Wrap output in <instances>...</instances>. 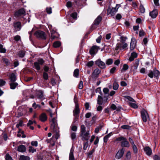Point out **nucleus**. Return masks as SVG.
<instances>
[{
    "mask_svg": "<svg viewBox=\"0 0 160 160\" xmlns=\"http://www.w3.org/2000/svg\"><path fill=\"white\" fill-rule=\"evenodd\" d=\"M154 160H160V157L157 155H154L153 157Z\"/></svg>",
    "mask_w": 160,
    "mask_h": 160,
    "instance_id": "64",
    "label": "nucleus"
},
{
    "mask_svg": "<svg viewBox=\"0 0 160 160\" xmlns=\"http://www.w3.org/2000/svg\"><path fill=\"white\" fill-rule=\"evenodd\" d=\"M128 45L127 43H122L121 42L118 43L116 45L115 49L116 50H119L124 51L128 49Z\"/></svg>",
    "mask_w": 160,
    "mask_h": 160,
    "instance_id": "3",
    "label": "nucleus"
},
{
    "mask_svg": "<svg viewBox=\"0 0 160 160\" xmlns=\"http://www.w3.org/2000/svg\"><path fill=\"white\" fill-rule=\"evenodd\" d=\"M113 62V60L112 59L109 58L106 60V63L107 65H110Z\"/></svg>",
    "mask_w": 160,
    "mask_h": 160,
    "instance_id": "41",
    "label": "nucleus"
},
{
    "mask_svg": "<svg viewBox=\"0 0 160 160\" xmlns=\"http://www.w3.org/2000/svg\"><path fill=\"white\" fill-rule=\"evenodd\" d=\"M6 160H12V158L8 154H7L5 156Z\"/></svg>",
    "mask_w": 160,
    "mask_h": 160,
    "instance_id": "57",
    "label": "nucleus"
},
{
    "mask_svg": "<svg viewBox=\"0 0 160 160\" xmlns=\"http://www.w3.org/2000/svg\"><path fill=\"white\" fill-rule=\"evenodd\" d=\"M18 85V84L17 82H12L10 84V88L12 89H15L16 87Z\"/></svg>",
    "mask_w": 160,
    "mask_h": 160,
    "instance_id": "31",
    "label": "nucleus"
},
{
    "mask_svg": "<svg viewBox=\"0 0 160 160\" xmlns=\"http://www.w3.org/2000/svg\"><path fill=\"white\" fill-rule=\"evenodd\" d=\"M116 70V68L115 67H113L110 70V74H113L115 71Z\"/></svg>",
    "mask_w": 160,
    "mask_h": 160,
    "instance_id": "62",
    "label": "nucleus"
},
{
    "mask_svg": "<svg viewBox=\"0 0 160 160\" xmlns=\"http://www.w3.org/2000/svg\"><path fill=\"white\" fill-rule=\"evenodd\" d=\"M158 14V11L157 9H154L149 13L150 16L153 18H155Z\"/></svg>",
    "mask_w": 160,
    "mask_h": 160,
    "instance_id": "22",
    "label": "nucleus"
},
{
    "mask_svg": "<svg viewBox=\"0 0 160 160\" xmlns=\"http://www.w3.org/2000/svg\"><path fill=\"white\" fill-rule=\"evenodd\" d=\"M25 53V52L24 51H20L18 52V55L19 57L22 58L24 56Z\"/></svg>",
    "mask_w": 160,
    "mask_h": 160,
    "instance_id": "33",
    "label": "nucleus"
},
{
    "mask_svg": "<svg viewBox=\"0 0 160 160\" xmlns=\"http://www.w3.org/2000/svg\"><path fill=\"white\" fill-rule=\"evenodd\" d=\"M61 45V42L58 41L54 42L53 44V46L54 48H57L59 47Z\"/></svg>",
    "mask_w": 160,
    "mask_h": 160,
    "instance_id": "36",
    "label": "nucleus"
},
{
    "mask_svg": "<svg viewBox=\"0 0 160 160\" xmlns=\"http://www.w3.org/2000/svg\"><path fill=\"white\" fill-rule=\"evenodd\" d=\"M144 151L148 156L151 155L152 153L151 149L148 147H145L143 149Z\"/></svg>",
    "mask_w": 160,
    "mask_h": 160,
    "instance_id": "21",
    "label": "nucleus"
},
{
    "mask_svg": "<svg viewBox=\"0 0 160 160\" xmlns=\"http://www.w3.org/2000/svg\"><path fill=\"white\" fill-rule=\"evenodd\" d=\"M141 114L143 121L144 122H146L147 119L149 118L147 112L145 109H143L141 110Z\"/></svg>",
    "mask_w": 160,
    "mask_h": 160,
    "instance_id": "9",
    "label": "nucleus"
},
{
    "mask_svg": "<svg viewBox=\"0 0 160 160\" xmlns=\"http://www.w3.org/2000/svg\"><path fill=\"white\" fill-rule=\"evenodd\" d=\"M34 35L36 37L40 39H45L46 38V35L45 32L41 31H36Z\"/></svg>",
    "mask_w": 160,
    "mask_h": 160,
    "instance_id": "4",
    "label": "nucleus"
},
{
    "mask_svg": "<svg viewBox=\"0 0 160 160\" xmlns=\"http://www.w3.org/2000/svg\"><path fill=\"white\" fill-rule=\"evenodd\" d=\"M159 74V71L155 68L153 70H149L148 75L150 78H152L154 76L157 78Z\"/></svg>",
    "mask_w": 160,
    "mask_h": 160,
    "instance_id": "6",
    "label": "nucleus"
},
{
    "mask_svg": "<svg viewBox=\"0 0 160 160\" xmlns=\"http://www.w3.org/2000/svg\"><path fill=\"white\" fill-rule=\"evenodd\" d=\"M19 160H30V158L28 156L22 155L20 156Z\"/></svg>",
    "mask_w": 160,
    "mask_h": 160,
    "instance_id": "34",
    "label": "nucleus"
},
{
    "mask_svg": "<svg viewBox=\"0 0 160 160\" xmlns=\"http://www.w3.org/2000/svg\"><path fill=\"white\" fill-rule=\"evenodd\" d=\"M125 151V149L122 148L118 150L116 154L115 158L117 159H120L123 155Z\"/></svg>",
    "mask_w": 160,
    "mask_h": 160,
    "instance_id": "13",
    "label": "nucleus"
},
{
    "mask_svg": "<svg viewBox=\"0 0 160 160\" xmlns=\"http://www.w3.org/2000/svg\"><path fill=\"white\" fill-rule=\"evenodd\" d=\"M95 64L99 67L102 69L105 68L106 67L105 63L102 61L100 59H98L95 61Z\"/></svg>",
    "mask_w": 160,
    "mask_h": 160,
    "instance_id": "11",
    "label": "nucleus"
},
{
    "mask_svg": "<svg viewBox=\"0 0 160 160\" xmlns=\"http://www.w3.org/2000/svg\"><path fill=\"white\" fill-rule=\"evenodd\" d=\"M25 13L24 9L22 8L17 11L15 13V16L19 17L24 14Z\"/></svg>",
    "mask_w": 160,
    "mask_h": 160,
    "instance_id": "20",
    "label": "nucleus"
},
{
    "mask_svg": "<svg viewBox=\"0 0 160 160\" xmlns=\"http://www.w3.org/2000/svg\"><path fill=\"white\" fill-rule=\"evenodd\" d=\"M26 148L25 146L21 145L18 146L17 150L20 152H26Z\"/></svg>",
    "mask_w": 160,
    "mask_h": 160,
    "instance_id": "23",
    "label": "nucleus"
},
{
    "mask_svg": "<svg viewBox=\"0 0 160 160\" xmlns=\"http://www.w3.org/2000/svg\"><path fill=\"white\" fill-rule=\"evenodd\" d=\"M139 37H143L145 34V32L142 30H141L139 31Z\"/></svg>",
    "mask_w": 160,
    "mask_h": 160,
    "instance_id": "52",
    "label": "nucleus"
},
{
    "mask_svg": "<svg viewBox=\"0 0 160 160\" xmlns=\"http://www.w3.org/2000/svg\"><path fill=\"white\" fill-rule=\"evenodd\" d=\"M79 72V70L78 69H75L73 72V76L76 78H78V76Z\"/></svg>",
    "mask_w": 160,
    "mask_h": 160,
    "instance_id": "39",
    "label": "nucleus"
},
{
    "mask_svg": "<svg viewBox=\"0 0 160 160\" xmlns=\"http://www.w3.org/2000/svg\"><path fill=\"white\" fill-rule=\"evenodd\" d=\"M119 85L116 82H114L113 84V89L114 90H117L118 88Z\"/></svg>",
    "mask_w": 160,
    "mask_h": 160,
    "instance_id": "49",
    "label": "nucleus"
},
{
    "mask_svg": "<svg viewBox=\"0 0 160 160\" xmlns=\"http://www.w3.org/2000/svg\"><path fill=\"white\" fill-rule=\"evenodd\" d=\"M6 83V82L5 81L0 79V86H4L5 84Z\"/></svg>",
    "mask_w": 160,
    "mask_h": 160,
    "instance_id": "63",
    "label": "nucleus"
},
{
    "mask_svg": "<svg viewBox=\"0 0 160 160\" xmlns=\"http://www.w3.org/2000/svg\"><path fill=\"white\" fill-rule=\"evenodd\" d=\"M93 64L94 62L92 61H89L86 64V66L88 67H92Z\"/></svg>",
    "mask_w": 160,
    "mask_h": 160,
    "instance_id": "45",
    "label": "nucleus"
},
{
    "mask_svg": "<svg viewBox=\"0 0 160 160\" xmlns=\"http://www.w3.org/2000/svg\"><path fill=\"white\" fill-rule=\"evenodd\" d=\"M80 110L78 106H75V109L73 111V115L79 116L80 113Z\"/></svg>",
    "mask_w": 160,
    "mask_h": 160,
    "instance_id": "26",
    "label": "nucleus"
},
{
    "mask_svg": "<svg viewBox=\"0 0 160 160\" xmlns=\"http://www.w3.org/2000/svg\"><path fill=\"white\" fill-rule=\"evenodd\" d=\"M100 49L99 47L97 46H93L89 50V53L91 55H94L96 54L98 50Z\"/></svg>",
    "mask_w": 160,
    "mask_h": 160,
    "instance_id": "14",
    "label": "nucleus"
},
{
    "mask_svg": "<svg viewBox=\"0 0 160 160\" xmlns=\"http://www.w3.org/2000/svg\"><path fill=\"white\" fill-rule=\"evenodd\" d=\"M88 146V141H87L83 143V149L84 150H86Z\"/></svg>",
    "mask_w": 160,
    "mask_h": 160,
    "instance_id": "58",
    "label": "nucleus"
},
{
    "mask_svg": "<svg viewBox=\"0 0 160 160\" xmlns=\"http://www.w3.org/2000/svg\"><path fill=\"white\" fill-rule=\"evenodd\" d=\"M109 90L107 88H104L103 89V92L105 94V96H106L107 95L108 96H109V94L108 92H109Z\"/></svg>",
    "mask_w": 160,
    "mask_h": 160,
    "instance_id": "46",
    "label": "nucleus"
},
{
    "mask_svg": "<svg viewBox=\"0 0 160 160\" xmlns=\"http://www.w3.org/2000/svg\"><path fill=\"white\" fill-rule=\"evenodd\" d=\"M128 66L127 64H124L121 70V72H123L128 69Z\"/></svg>",
    "mask_w": 160,
    "mask_h": 160,
    "instance_id": "32",
    "label": "nucleus"
},
{
    "mask_svg": "<svg viewBox=\"0 0 160 160\" xmlns=\"http://www.w3.org/2000/svg\"><path fill=\"white\" fill-rule=\"evenodd\" d=\"M111 132L109 133L108 134L105 136L103 138V141L105 142H107L108 141V139L110 137Z\"/></svg>",
    "mask_w": 160,
    "mask_h": 160,
    "instance_id": "37",
    "label": "nucleus"
},
{
    "mask_svg": "<svg viewBox=\"0 0 160 160\" xmlns=\"http://www.w3.org/2000/svg\"><path fill=\"white\" fill-rule=\"evenodd\" d=\"M32 106L34 109H36L37 108H41V106L40 105L36 104L35 102L33 103Z\"/></svg>",
    "mask_w": 160,
    "mask_h": 160,
    "instance_id": "51",
    "label": "nucleus"
},
{
    "mask_svg": "<svg viewBox=\"0 0 160 160\" xmlns=\"http://www.w3.org/2000/svg\"><path fill=\"white\" fill-rule=\"evenodd\" d=\"M80 136L82 141H88L90 137V134L89 130L86 132V128L83 125L81 126V131L80 132Z\"/></svg>",
    "mask_w": 160,
    "mask_h": 160,
    "instance_id": "1",
    "label": "nucleus"
},
{
    "mask_svg": "<svg viewBox=\"0 0 160 160\" xmlns=\"http://www.w3.org/2000/svg\"><path fill=\"white\" fill-rule=\"evenodd\" d=\"M128 39V38L124 36H122L120 38V42L122 43H126L125 42L126 40Z\"/></svg>",
    "mask_w": 160,
    "mask_h": 160,
    "instance_id": "30",
    "label": "nucleus"
},
{
    "mask_svg": "<svg viewBox=\"0 0 160 160\" xmlns=\"http://www.w3.org/2000/svg\"><path fill=\"white\" fill-rule=\"evenodd\" d=\"M15 29L16 31H20L21 28V23L19 22H15L13 24Z\"/></svg>",
    "mask_w": 160,
    "mask_h": 160,
    "instance_id": "18",
    "label": "nucleus"
},
{
    "mask_svg": "<svg viewBox=\"0 0 160 160\" xmlns=\"http://www.w3.org/2000/svg\"><path fill=\"white\" fill-rule=\"evenodd\" d=\"M48 28H49L51 34V37L52 39H54L57 37V36L54 35V34L57 33L56 32V29L55 28H53L51 25H48Z\"/></svg>",
    "mask_w": 160,
    "mask_h": 160,
    "instance_id": "12",
    "label": "nucleus"
},
{
    "mask_svg": "<svg viewBox=\"0 0 160 160\" xmlns=\"http://www.w3.org/2000/svg\"><path fill=\"white\" fill-rule=\"evenodd\" d=\"M10 79L11 82H14L16 80V76L14 73H12L10 76Z\"/></svg>",
    "mask_w": 160,
    "mask_h": 160,
    "instance_id": "27",
    "label": "nucleus"
},
{
    "mask_svg": "<svg viewBox=\"0 0 160 160\" xmlns=\"http://www.w3.org/2000/svg\"><path fill=\"white\" fill-rule=\"evenodd\" d=\"M115 142H120L122 147L128 148L130 146V143L127 139L121 136L117 138L115 140Z\"/></svg>",
    "mask_w": 160,
    "mask_h": 160,
    "instance_id": "2",
    "label": "nucleus"
},
{
    "mask_svg": "<svg viewBox=\"0 0 160 160\" xmlns=\"http://www.w3.org/2000/svg\"><path fill=\"white\" fill-rule=\"evenodd\" d=\"M46 11L47 13L48 14H51L52 13V9L51 7L47 8Z\"/></svg>",
    "mask_w": 160,
    "mask_h": 160,
    "instance_id": "54",
    "label": "nucleus"
},
{
    "mask_svg": "<svg viewBox=\"0 0 160 160\" xmlns=\"http://www.w3.org/2000/svg\"><path fill=\"white\" fill-rule=\"evenodd\" d=\"M140 10L142 13H144L145 12V9L143 6L142 4H141L140 6Z\"/></svg>",
    "mask_w": 160,
    "mask_h": 160,
    "instance_id": "48",
    "label": "nucleus"
},
{
    "mask_svg": "<svg viewBox=\"0 0 160 160\" xmlns=\"http://www.w3.org/2000/svg\"><path fill=\"white\" fill-rule=\"evenodd\" d=\"M71 129L72 130L76 132L77 130V127L74 125L73 124H72L70 127Z\"/></svg>",
    "mask_w": 160,
    "mask_h": 160,
    "instance_id": "44",
    "label": "nucleus"
},
{
    "mask_svg": "<svg viewBox=\"0 0 160 160\" xmlns=\"http://www.w3.org/2000/svg\"><path fill=\"white\" fill-rule=\"evenodd\" d=\"M126 99H128V100L129 101H131V102H136L135 100H134V99L133 98H132L130 96H127L126 97Z\"/></svg>",
    "mask_w": 160,
    "mask_h": 160,
    "instance_id": "55",
    "label": "nucleus"
},
{
    "mask_svg": "<svg viewBox=\"0 0 160 160\" xmlns=\"http://www.w3.org/2000/svg\"><path fill=\"white\" fill-rule=\"evenodd\" d=\"M40 120L42 122H44L47 120V117L46 114L44 113H43L40 115L39 117Z\"/></svg>",
    "mask_w": 160,
    "mask_h": 160,
    "instance_id": "24",
    "label": "nucleus"
},
{
    "mask_svg": "<svg viewBox=\"0 0 160 160\" xmlns=\"http://www.w3.org/2000/svg\"><path fill=\"white\" fill-rule=\"evenodd\" d=\"M31 144L32 146L36 147L38 145V142L37 141H32Z\"/></svg>",
    "mask_w": 160,
    "mask_h": 160,
    "instance_id": "56",
    "label": "nucleus"
},
{
    "mask_svg": "<svg viewBox=\"0 0 160 160\" xmlns=\"http://www.w3.org/2000/svg\"><path fill=\"white\" fill-rule=\"evenodd\" d=\"M137 56V54L135 52H133L131 53V56L129 57L128 60L132 62L133 61L135 58H136Z\"/></svg>",
    "mask_w": 160,
    "mask_h": 160,
    "instance_id": "25",
    "label": "nucleus"
},
{
    "mask_svg": "<svg viewBox=\"0 0 160 160\" xmlns=\"http://www.w3.org/2000/svg\"><path fill=\"white\" fill-rule=\"evenodd\" d=\"M6 49L3 48V45L0 44V52L2 53H5L6 52Z\"/></svg>",
    "mask_w": 160,
    "mask_h": 160,
    "instance_id": "38",
    "label": "nucleus"
},
{
    "mask_svg": "<svg viewBox=\"0 0 160 160\" xmlns=\"http://www.w3.org/2000/svg\"><path fill=\"white\" fill-rule=\"evenodd\" d=\"M136 39L134 38H132L130 43V49L132 51L136 47Z\"/></svg>",
    "mask_w": 160,
    "mask_h": 160,
    "instance_id": "15",
    "label": "nucleus"
},
{
    "mask_svg": "<svg viewBox=\"0 0 160 160\" xmlns=\"http://www.w3.org/2000/svg\"><path fill=\"white\" fill-rule=\"evenodd\" d=\"M120 5L116 4L115 7L112 8L111 9L108 8L107 10V14H110L112 16H113L117 12L118 9L120 7Z\"/></svg>",
    "mask_w": 160,
    "mask_h": 160,
    "instance_id": "8",
    "label": "nucleus"
},
{
    "mask_svg": "<svg viewBox=\"0 0 160 160\" xmlns=\"http://www.w3.org/2000/svg\"><path fill=\"white\" fill-rule=\"evenodd\" d=\"M34 123H36V122L35 121H32L31 120H29L28 122L27 123V125L29 127L31 125L33 124Z\"/></svg>",
    "mask_w": 160,
    "mask_h": 160,
    "instance_id": "61",
    "label": "nucleus"
},
{
    "mask_svg": "<svg viewBox=\"0 0 160 160\" xmlns=\"http://www.w3.org/2000/svg\"><path fill=\"white\" fill-rule=\"evenodd\" d=\"M139 64V60H135L134 62V65H135L134 67V69H136L138 67Z\"/></svg>",
    "mask_w": 160,
    "mask_h": 160,
    "instance_id": "50",
    "label": "nucleus"
},
{
    "mask_svg": "<svg viewBox=\"0 0 160 160\" xmlns=\"http://www.w3.org/2000/svg\"><path fill=\"white\" fill-rule=\"evenodd\" d=\"M131 158V153L130 151H128L126 155L124 160H130Z\"/></svg>",
    "mask_w": 160,
    "mask_h": 160,
    "instance_id": "29",
    "label": "nucleus"
},
{
    "mask_svg": "<svg viewBox=\"0 0 160 160\" xmlns=\"http://www.w3.org/2000/svg\"><path fill=\"white\" fill-rule=\"evenodd\" d=\"M38 98L41 101L45 99V98L43 94V91L41 90H38L37 92Z\"/></svg>",
    "mask_w": 160,
    "mask_h": 160,
    "instance_id": "17",
    "label": "nucleus"
},
{
    "mask_svg": "<svg viewBox=\"0 0 160 160\" xmlns=\"http://www.w3.org/2000/svg\"><path fill=\"white\" fill-rule=\"evenodd\" d=\"M133 153L135 154H137L138 152V148L135 144L131 145Z\"/></svg>",
    "mask_w": 160,
    "mask_h": 160,
    "instance_id": "28",
    "label": "nucleus"
},
{
    "mask_svg": "<svg viewBox=\"0 0 160 160\" xmlns=\"http://www.w3.org/2000/svg\"><path fill=\"white\" fill-rule=\"evenodd\" d=\"M51 123V128L53 131H55L56 129L58 128L57 127V121L55 118H52Z\"/></svg>",
    "mask_w": 160,
    "mask_h": 160,
    "instance_id": "10",
    "label": "nucleus"
},
{
    "mask_svg": "<svg viewBox=\"0 0 160 160\" xmlns=\"http://www.w3.org/2000/svg\"><path fill=\"white\" fill-rule=\"evenodd\" d=\"M74 147L72 146L69 154V160H75L73 153L74 152Z\"/></svg>",
    "mask_w": 160,
    "mask_h": 160,
    "instance_id": "19",
    "label": "nucleus"
},
{
    "mask_svg": "<svg viewBox=\"0 0 160 160\" xmlns=\"http://www.w3.org/2000/svg\"><path fill=\"white\" fill-rule=\"evenodd\" d=\"M58 129L59 128H57V129H56L55 131H53L54 132H56V134L55 135V138L56 139H57L59 137V135L58 133Z\"/></svg>",
    "mask_w": 160,
    "mask_h": 160,
    "instance_id": "53",
    "label": "nucleus"
},
{
    "mask_svg": "<svg viewBox=\"0 0 160 160\" xmlns=\"http://www.w3.org/2000/svg\"><path fill=\"white\" fill-rule=\"evenodd\" d=\"M77 13L76 12L72 13L71 14V16L74 19H77Z\"/></svg>",
    "mask_w": 160,
    "mask_h": 160,
    "instance_id": "60",
    "label": "nucleus"
},
{
    "mask_svg": "<svg viewBox=\"0 0 160 160\" xmlns=\"http://www.w3.org/2000/svg\"><path fill=\"white\" fill-rule=\"evenodd\" d=\"M36 62H37L40 65H42L44 63V61L43 59L39 58L38 59L37 61Z\"/></svg>",
    "mask_w": 160,
    "mask_h": 160,
    "instance_id": "42",
    "label": "nucleus"
},
{
    "mask_svg": "<svg viewBox=\"0 0 160 160\" xmlns=\"http://www.w3.org/2000/svg\"><path fill=\"white\" fill-rule=\"evenodd\" d=\"M102 17L98 16L97 18L95 20L93 23L92 25L91 29L92 30L97 28L96 26L98 25L100 23L102 20Z\"/></svg>",
    "mask_w": 160,
    "mask_h": 160,
    "instance_id": "5",
    "label": "nucleus"
},
{
    "mask_svg": "<svg viewBox=\"0 0 160 160\" xmlns=\"http://www.w3.org/2000/svg\"><path fill=\"white\" fill-rule=\"evenodd\" d=\"M28 151L29 152H32V153H33L34 152H35L36 151V149L34 148L31 146H29V150Z\"/></svg>",
    "mask_w": 160,
    "mask_h": 160,
    "instance_id": "43",
    "label": "nucleus"
},
{
    "mask_svg": "<svg viewBox=\"0 0 160 160\" xmlns=\"http://www.w3.org/2000/svg\"><path fill=\"white\" fill-rule=\"evenodd\" d=\"M129 105L130 107L134 108H138V105L135 103L129 102Z\"/></svg>",
    "mask_w": 160,
    "mask_h": 160,
    "instance_id": "40",
    "label": "nucleus"
},
{
    "mask_svg": "<svg viewBox=\"0 0 160 160\" xmlns=\"http://www.w3.org/2000/svg\"><path fill=\"white\" fill-rule=\"evenodd\" d=\"M101 71L99 69L97 68L94 70L92 74V77L93 78H96L99 74L101 72Z\"/></svg>",
    "mask_w": 160,
    "mask_h": 160,
    "instance_id": "16",
    "label": "nucleus"
},
{
    "mask_svg": "<svg viewBox=\"0 0 160 160\" xmlns=\"http://www.w3.org/2000/svg\"><path fill=\"white\" fill-rule=\"evenodd\" d=\"M74 101L75 104V106H78V98L76 95L74 96Z\"/></svg>",
    "mask_w": 160,
    "mask_h": 160,
    "instance_id": "47",
    "label": "nucleus"
},
{
    "mask_svg": "<svg viewBox=\"0 0 160 160\" xmlns=\"http://www.w3.org/2000/svg\"><path fill=\"white\" fill-rule=\"evenodd\" d=\"M108 96H104V98L102 97L100 95H98V98L97 103L99 105H102L103 103H105L108 99Z\"/></svg>",
    "mask_w": 160,
    "mask_h": 160,
    "instance_id": "7",
    "label": "nucleus"
},
{
    "mask_svg": "<svg viewBox=\"0 0 160 160\" xmlns=\"http://www.w3.org/2000/svg\"><path fill=\"white\" fill-rule=\"evenodd\" d=\"M71 138L72 140H74L76 138V133L73 132L71 133Z\"/></svg>",
    "mask_w": 160,
    "mask_h": 160,
    "instance_id": "59",
    "label": "nucleus"
},
{
    "mask_svg": "<svg viewBox=\"0 0 160 160\" xmlns=\"http://www.w3.org/2000/svg\"><path fill=\"white\" fill-rule=\"evenodd\" d=\"M34 68L38 71L40 70L41 69L40 65L36 62H34Z\"/></svg>",
    "mask_w": 160,
    "mask_h": 160,
    "instance_id": "35",
    "label": "nucleus"
}]
</instances>
